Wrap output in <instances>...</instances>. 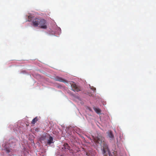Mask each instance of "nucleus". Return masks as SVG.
I'll use <instances>...</instances> for the list:
<instances>
[{
    "label": "nucleus",
    "mask_w": 156,
    "mask_h": 156,
    "mask_svg": "<svg viewBox=\"0 0 156 156\" xmlns=\"http://www.w3.org/2000/svg\"><path fill=\"white\" fill-rule=\"evenodd\" d=\"M94 142L96 144H100L101 146V150L104 156H107L108 154L110 153V151L108 149L107 143L105 141L104 138L100 136H92Z\"/></svg>",
    "instance_id": "nucleus-1"
},
{
    "label": "nucleus",
    "mask_w": 156,
    "mask_h": 156,
    "mask_svg": "<svg viewBox=\"0 0 156 156\" xmlns=\"http://www.w3.org/2000/svg\"><path fill=\"white\" fill-rule=\"evenodd\" d=\"M39 26L40 28L46 29L47 28V23L46 20L44 19L41 20Z\"/></svg>",
    "instance_id": "nucleus-2"
},
{
    "label": "nucleus",
    "mask_w": 156,
    "mask_h": 156,
    "mask_svg": "<svg viewBox=\"0 0 156 156\" xmlns=\"http://www.w3.org/2000/svg\"><path fill=\"white\" fill-rule=\"evenodd\" d=\"M41 19L36 18L34 20L32 21L33 25L35 27H37L39 25L40 22H41Z\"/></svg>",
    "instance_id": "nucleus-3"
},
{
    "label": "nucleus",
    "mask_w": 156,
    "mask_h": 156,
    "mask_svg": "<svg viewBox=\"0 0 156 156\" xmlns=\"http://www.w3.org/2000/svg\"><path fill=\"white\" fill-rule=\"evenodd\" d=\"M55 80L56 81L62 82L64 83H67V81L66 80L58 76H57L55 77Z\"/></svg>",
    "instance_id": "nucleus-4"
},
{
    "label": "nucleus",
    "mask_w": 156,
    "mask_h": 156,
    "mask_svg": "<svg viewBox=\"0 0 156 156\" xmlns=\"http://www.w3.org/2000/svg\"><path fill=\"white\" fill-rule=\"evenodd\" d=\"M62 149L64 151H65L66 149H67L69 150V151H72V150L70 149V147L67 143H65L64 144L63 147H62Z\"/></svg>",
    "instance_id": "nucleus-5"
},
{
    "label": "nucleus",
    "mask_w": 156,
    "mask_h": 156,
    "mask_svg": "<svg viewBox=\"0 0 156 156\" xmlns=\"http://www.w3.org/2000/svg\"><path fill=\"white\" fill-rule=\"evenodd\" d=\"M71 86L72 87V90L74 91H78L80 90L79 89L77 88L75 84H72Z\"/></svg>",
    "instance_id": "nucleus-6"
},
{
    "label": "nucleus",
    "mask_w": 156,
    "mask_h": 156,
    "mask_svg": "<svg viewBox=\"0 0 156 156\" xmlns=\"http://www.w3.org/2000/svg\"><path fill=\"white\" fill-rule=\"evenodd\" d=\"M49 136L48 135H43L41 137L40 139L41 141L45 140Z\"/></svg>",
    "instance_id": "nucleus-7"
},
{
    "label": "nucleus",
    "mask_w": 156,
    "mask_h": 156,
    "mask_svg": "<svg viewBox=\"0 0 156 156\" xmlns=\"http://www.w3.org/2000/svg\"><path fill=\"white\" fill-rule=\"evenodd\" d=\"M49 139L48 140L47 143L48 144L50 145L51 144L53 143V139L52 136H49Z\"/></svg>",
    "instance_id": "nucleus-8"
},
{
    "label": "nucleus",
    "mask_w": 156,
    "mask_h": 156,
    "mask_svg": "<svg viewBox=\"0 0 156 156\" xmlns=\"http://www.w3.org/2000/svg\"><path fill=\"white\" fill-rule=\"evenodd\" d=\"M108 136L110 138L111 140H112L114 138V136L112 133V132L110 131L108 133Z\"/></svg>",
    "instance_id": "nucleus-9"
},
{
    "label": "nucleus",
    "mask_w": 156,
    "mask_h": 156,
    "mask_svg": "<svg viewBox=\"0 0 156 156\" xmlns=\"http://www.w3.org/2000/svg\"><path fill=\"white\" fill-rule=\"evenodd\" d=\"M37 121L38 118L37 117H36L33 119L32 121L31 122V123L33 124H34Z\"/></svg>",
    "instance_id": "nucleus-10"
},
{
    "label": "nucleus",
    "mask_w": 156,
    "mask_h": 156,
    "mask_svg": "<svg viewBox=\"0 0 156 156\" xmlns=\"http://www.w3.org/2000/svg\"><path fill=\"white\" fill-rule=\"evenodd\" d=\"M94 109L95 112L98 114H99L101 112L100 109L98 108H94Z\"/></svg>",
    "instance_id": "nucleus-11"
},
{
    "label": "nucleus",
    "mask_w": 156,
    "mask_h": 156,
    "mask_svg": "<svg viewBox=\"0 0 156 156\" xmlns=\"http://www.w3.org/2000/svg\"><path fill=\"white\" fill-rule=\"evenodd\" d=\"M90 88L93 90L94 92L96 90V89L93 86H90Z\"/></svg>",
    "instance_id": "nucleus-12"
},
{
    "label": "nucleus",
    "mask_w": 156,
    "mask_h": 156,
    "mask_svg": "<svg viewBox=\"0 0 156 156\" xmlns=\"http://www.w3.org/2000/svg\"><path fill=\"white\" fill-rule=\"evenodd\" d=\"M31 18H32V17L31 16H28V21H30L31 20Z\"/></svg>",
    "instance_id": "nucleus-13"
},
{
    "label": "nucleus",
    "mask_w": 156,
    "mask_h": 156,
    "mask_svg": "<svg viewBox=\"0 0 156 156\" xmlns=\"http://www.w3.org/2000/svg\"><path fill=\"white\" fill-rule=\"evenodd\" d=\"M70 151V153H72V154H73V150H72V151Z\"/></svg>",
    "instance_id": "nucleus-14"
},
{
    "label": "nucleus",
    "mask_w": 156,
    "mask_h": 156,
    "mask_svg": "<svg viewBox=\"0 0 156 156\" xmlns=\"http://www.w3.org/2000/svg\"><path fill=\"white\" fill-rule=\"evenodd\" d=\"M7 152H8V153H9L10 152V151L9 150H7Z\"/></svg>",
    "instance_id": "nucleus-15"
}]
</instances>
